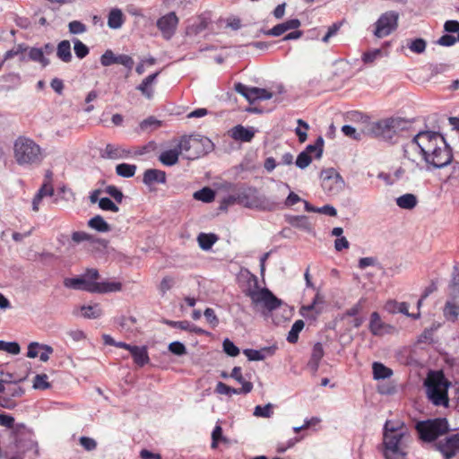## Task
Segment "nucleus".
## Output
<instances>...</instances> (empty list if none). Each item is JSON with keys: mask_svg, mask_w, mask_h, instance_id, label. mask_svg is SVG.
Instances as JSON below:
<instances>
[{"mask_svg": "<svg viewBox=\"0 0 459 459\" xmlns=\"http://www.w3.org/2000/svg\"><path fill=\"white\" fill-rule=\"evenodd\" d=\"M399 126V121L394 118L385 119L375 123H368L364 128L358 131L355 127L345 125L342 127V132L348 137L354 140H361L364 135L374 137H383L391 139L395 128Z\"/></svg>", "mask_w": 459, "mask_h": 459, "instance_id": "nucleus-1", "label": "nucleus"}, {"mask_svg": "<svg viewBox=\"0 0 459 459\" xmlns=\"http://www.w3.org/2000/svg\"><path fill=\"white\" fill-rule=\"evenodd\" d=\"M450 385L442 371H431L425 381L429 401L436 406L446 407L449 403L447 392Z\"/></svg>", "mask_w": 459, "mask_h": 459, "instance_id": "nucleus-2", "label": "nucleus"}, {"mask_svg": "<svg viewBox=\"0 0 459 459\" xmlns=\"http://www.w3.org/2000/svg\"><path fill=\"white\" fill-rule=\"evenodd\" d=\"M14 159L19 165L39 164L42 160L41 148L33 140L20 136L13 145Z\"/></svg>", "mask_w": 459, "mask_h": 459, "instance_id": "nucleus-3", "label": "nucleus"}, {"mask_svg": "<svg viewBox=\"0 0 459 459\" xmlns=\"http://www.w3.org/2000/svg\"><path fill=\"white\" fill-rule=\"evenodd\" d=\"M178 147L188 160H195L210 152L213 144L211 140L202 135H184L178 143Z\"/></svg>", "mask_w": 459, "mask_h": 459, "instance_id": "nucleus-4", "label": "nucleus"}, {"mask_svg": "<svg viewBox=\"0 0 459 459\" xmlns=\"http://www.w3.org/2000/svg\"><path fill=\"white\" fill-rule=\"evenodd\" d=\"M416 429L420 438L425 442H431L448 430V422L444 418L420 421L416 424Z\"/></svg>", "mask_w": 459, "mask_h": 459, "instance_id": "nucleus-5", "label": "nucleus"}, {"mask_svg": "<svg viewBox=\"0 0 459 459\" xmlns=\"http://www.w3.org/2000/svg\"><path fill=\"white\" fill-rule=\"evenodd\" d=\"M247 295L250 298L255 307H261L269 312L279 308L282 305V301L267 288L249 290Z\"/></svg>", "mask_w": 459, "mask_h": 459, "instance_id": "nucleus-6", "label": "nucleus"}, {"mask_svg": "<svg viewBox=\"0 0 459 459\" xmlns=\"http://www.w3.org/2000/svg\"><path fill=\"white\" fill-rule=\"evenodd\" d=\"M453 159L452 149L446 142L445 138L437 145L435 151H432L424 159L427 165L435 169H441L451 163Z\"/></svg>", "mask_w": 459, "mask_h": 459, "instance_id": "nucleus-7", "label": "nucleus"}, {"mask_svg": "<svg viewBox=\"0 0 459 459\" xmlns=\"http://www.w3.org/2000/svg\"><path fill=\"white\" fill-rule=\"evenodd\" d=\"M398 19L399 14L394 11L383 13L375 23L374 35L378 39L390 35L396 30Z\"/></svg>", "mask_w": 459, "mask_h": 459, "instance_id": "nucleus-8", "label": "nucleus"}, {"mask_svg": "<svg viewBox=\"0 0 459 459\" xmlns=\"http://www.w3.org/2000/svg\"><path fill=\"white\" fill-rule=\"evenodd\" d=\"M321 180L324 191L331 195L339 194L344 187L343 179L333 169L322 170Z\"/></svg>", "mask_w": 459, "mask_h": 459, "instance_id": "nucleus-9", "label": "nucleus"}, {"mask_svg": "<svg viewBox=\"0 0 459 459\" xmlns=\"http://www.w3.org/2000/svg\"><path fill=\"white\" fill-rule=\"evenodd\" d=\"M433 447L440 452L445 459H452L459 453V434H452L436 442Z\"/></svg>", "mask_w": 459, "mask_h": 459, "instance_id": "nucleus-10", "label": "nucleus"}, {"mask_svg": "<svg viewBox=\"0 0 459 459\" xmlns=\"http://www.w3.org/2000/svg\"><path fill=\"white\" fill-rule=\"evenodd\" d=\"M444 137L437 132L421 131L419 133V141L420 143V155L424 160L429 153L435 151L437 145L442 142Z\"/></svg>", "mask_w": 459, "mask_h": 459, "instance_id": "nucleus-11", "label": "nucleus"}, {"mask_svg": "<svg viewBox=\"0 0 459 459\" xmlns=\"http://www.w3.org/2000/svg\"><path fill=\"white\" fill-rule=\"evenodd\" d=\"M404 437V432L400 433H384L385 456L386 459H392V456L402 455L405 453L402 451L401 443Z\"/></svg>", "mask_w": 459, "mask_h": 459, "instance_id": "nucleus-12", "label": "nucleus"}, {"mask_svg": "<svg viewBox=\"0 0 459 459\" xmlns=\"http://www.w3.org/2000/svg\"><path fill=\"white\" fill-rule=\"evenodd\" d=\"M143 153V152L140 150L133 151L122 145L108 143L101 153V157L109 160H124L132 156L142 155Z\"/></svg>", "mask_w": 459, "mask_h": 459, "instance_id": "nucleus-13", "label": "nucleus"}, {"mask_svg": "<svg viewBox=\"0 0 459 459\" xmlns=\"http://www.w3.org/2000/svg\"><path fill=\"white\" fill-rule=\"evenodd\" d=\"M178 24V18L174 12H170L157 21V27L166 39H169L175 33Z\"/></svg>", "mask_w": 459, "mask_h": 459, "instance_id": "nucleus-14", "label": "nucleus"}, {"mask_svg": "<svg viewBox=\"0 0 459 459\" xmlns=\"http://www.w3.org/2000/svg\"><path fill=\"white\" fill-rule=\"evenodd\" d=\"M301 22L299 19H290L282 23H279L264 32L267 36L279 37L290 30H296L300 27Z\"/></svg>", "mask_w": 459, "mask_h": 459, "instance_id": "nucleus-15", "label": "nucleus"}, {"mask_svg": "<svg viewBox=\"0 0 459 459\" xmlns=\"http://www.w3.org/2000/svg\"><path fill=\"white\" fill-rule=\"evenodd\" d=\"M64 285L66 288L73 290H82L91 293H95L94 281H87L82 277L65 278Z\"/></svg>", "mask_w": 459, "mask_h": 459, "instance_id": "nucleus-16", "label": "nucleus"}, {"mask_svg": "<svg viewBox=\"0 0 459 459\" xmlns=\"http://www.w3.org/2000/svg\"><path fill=\"white\" fill-rule=\"evenodd\" d=\"M393 327L382 322L377 312H373L370 316L369 330L374 335H383L389 333Z\"/></svg>", "mask_w": 459, "mask_h": 459, "instance_id": "nucleus-17", "label": "nucleus"}, {"mask_svg": "<svg viewBox=\"0 0 459 459\" xmlns=\"http://www.w3.org/2000/svg\"><path fill=\"white\" fill-rule=\"evenodd\" d=\"M143 182L147 186H151L155 183L165 184L166 173L163 170L148 169L143 173Z\"/></svg>", "mask_w": 459, "mask_h": 459, "instance_id": "nucleus-18", "label": "nucleus"}, {"mask_svg": "<svg viewBox=\"0 0 459 459\" xmlns=\"http://www.w3.org/2000/svg\"><path fill=\"white\" fill-rule=\"evenodd\" d=\"M230 135L236 141L248 143L254 138L255 130L238 125L230 130Z\"/></svg>", "mask_w": 459, "mask_h": 459, "instance_id": "nucleus-19", "label": "nucleus"}, {"mask_svg": "<svg viewBox=\"0 0 459 459\" xmlns=\"http://www.w3.org/2000/svg\"><path fill=\"white\" fill-rule=\"evenodd\" d=\"M324 349L322 343L316 342L312 350L311 358L307 363V368L311 370L313 374H316L318 370L320 361L324 357Z\"/></svg>", "mask_w": 459, "mask_h": 459, "instance_id": "nucleus-20", "label": "nucleus"}, {"mask_svg": "<svg viewBox=\"0 0 459 459\" xmlns=\"http://www.w3.org/2000/svg\"><path fill=\"white\" fill-rule=\"evenodd\" d=\"M404 157L414 161L415 158L420 154V143L419 141V133L403 146Z\"/></svg>", "mask_w": 459, "mask_h": 459, "instance_id": "nucleus-21", "label": "nucleus"}, {"mask_svg": "<svg viewBox=\"0 0 459 459\" xmlns=\"http://www.w3.org/2000/svg\"><path fill=\"white\" fill-rule=\"evenodd\" d=\"M385 308L391 313H402L407 316L412 318H419L420 313L417 314H410L409 313V304L406 302H397L394 300L388 301L385 305Z\"/></svg>", "mask_w": 459, "mask_h": 459, "instance_id": "nucleus-22", "label": "nucleus"}, {"mask_svg": "<svg viewBox=\"0 0 459 459\" xmlns=\"http://www.w3.org/2000/svg\"><path fill=\"white\" fill-rule=\"evenodd\" d=\"M273 347H265L261 350L246 349L243 353L250 361L264 360L267 355H273L274 352Z\"/></svg>", "mask_w": 459, "mask_h": 459, "instance_id": "nucleus-23", "label": "nucleus"}, {"mask_svg": "<svg viewBox=\"0 0 459 459\" xmlns=\"http://www.w3.org/2000/svg\"><path fill=\"white\" fill-rule=\"evenodd\" d=\"M159 75V72L154 73L147 76L141 84H139L136 89L141 91V93L148 100L152 99L154 91L152 87V83L156 80Z\"/></svg>", "mask_w": 459, "mask_h": 459, "instance_id": "nucleus-24", "label": "nucleus"}, {"mask_svg": "<svg viewBox=\"0 0 459 459\" xmlns=\"http://www.w3.org/2000/svg\"><path fill=\"white\" fill-rule=\"evenodd\" d=\"M180 153L182 152L177 146L174 149L162 152L159 156V160L165 166H173L178 163Z\"/></svg>", "mask_w": 459, "mask_h": 459, "instance_id": "nucleus-25", "label": "nucleus"}, {"mask_svg": "<svg viewBox=\"0 0 459 459\" xmlns=\"http://www.w3.org/2000/svg\"><path fill=\"white\" fill-rule=\"evenodd\" d=\"M95 293L117 292L122 290V283L119 281H94Z\"/></svg>", "mask_w": 459, "mask_h": 459, "instance_id": "nucleus-26", "label": "nucleus"}, {"mask_svg": "<svg viewBox=\"0 0 459 459\" xmlns=\"http://www.w3.org/2000/svg\"><path fill=\"white\" fill-rule=\"evenodd\" d=\"M130 353L133 356L134 363H136L140 367L144 366L150 360L148 351L145 346H133V348L130 351Z\"/></svg>", "mask_w": 459, "mask_h": 459, "instance_id": "nucleus-27", "label": "nucleus"}, {"mask_svg": "<svg viewBox=\"0 0 459 459\" xmlns=\"http://www.w3.org/2000/svg\"><path fill=\"white\" fill-rule=\"evenodd\" d=\"M443 314L446 320L455 322L459 316V302L447 300L445 304Z\"/></svg>", "mask_w": 459, "mask_h": 459, "instance_id": "nucleus-28", "label": "nucleus"}, {"mask_svg": "<svg viewBox=\"0 0 459 459\" xmlns=\"http://www.w3.org/2000/svg\"><path fill=\"white\" fill-rule=\"evenodd\" d=\"M287 221L295 228H298L307 232L311 231V224L309 222L308 218L305 215L289 216L287 217Z\"/></svg>", "mask_w": 459, "mask_h": 459, "instance_id": "nucleus-29", "label": "nucleus"}, {"mask_svg": "<svg viewBox=\"0 0 459 459\" xmlns=\"http://www.w3.org/2000/svg\"><path fill=\"white\" fill-rule=\"evenodd\" d=\"M235 91L245 97L250 103L257 100V87H247L241 82L235 84Z\"/></svg>", "mask_w": 459, "mask_h": 459, "instance_id": "nucleus-30", "label": "nucleus"}, {"mask_svg": "<svg viewBox=\"0 0 459 459\" xmlns=\"http://www.w3.org/2000/svg\"><path fill=\"white\" fill-rule=\"evenodd\" d=\"M417 204V197L413 194H404L396 198V204L402 209L411 210Z\"/></svg>", "mask_w": 459, "mask_h": 459, "instance_id": "nucleus-31", "label": "nucleus"}, {"mask_svg": "<svg viewBox=\"0 0 459 459\" xmlns=\"http://www.w3.org/2000/svg\"><path fill=\"white\" fill-rule=\"evenodd\" d=\"M448 300H455L459 302V273L455 269L452 274L451 281L448 285Z\"/></svg>", "mask_w": 459, "mask_h": 459, "instance_id": "nucleus-32", "label": "nucleus"}, {"mask_svg": "<svg viewBox=\"0 0 459 459\" xmlns=\"http://www.w3.org/2000/svg\"><path fill=\"white\" fill-rule=\"evenodd\" d=\"M56 56L65 63H68L72 59L71 45L68 40H62L57 45Z\"/></svg>", "mask_w": 459, "mask_h": 459, "instance_id": "nucleus-33", "label": "nucleus"}, {"mask_svg": "<svg viewBox=\"0 0 459 459\" xmlns=\"http://www.w3.org/2000/svg\"><path fill=\"white\" fill-rule=\"evenodd\" d=\"M218 240V238L213 233H200L197 237L199 247L203 250H209L213 244Z\"/></svg>", "mask_w": 459, "mask_h": 459, "instance_id": "nucleus-34", "label": "nucleus"}, {"mask_svg": "<svg viewBox=\"0 0 459 459\" xmlns=\"http://www.w3.org/2000/svg\"><path fill=\"white\" fill-rule=\"evenodd\" d=\"M372 368L375 379H385L393 375L392 369L380 362H374Z\"/></svg>", "mask_w": 459, "mask_h": 459, "instance_id": "nucleus-35", "label": "nucleus"}, {"mask_svg": "<svg viewBox=\"0 0 459 459\" xmlns=\"http://www.w3.org/2000/svg\"><path fill=\"white\" fill-rule=\"evenodd\" d=\"M124 15L121 10L113 9L108 14V25L111 29H118L123 25Z\"/></svg>", "mask_w": 459, "mask_h": 459, "instance_id": "nucleus-36", "label": "nucleus"}, {"mask_svg": "<svg viewBox=\"0 0 459 459\" xmlns=\"http://www.w3.org/2000/svg\"><path fill=\"white\" fill-rule=\"evenodd\" d=\"M88 225L99 232H108L110 230L109 224L100 215L92 217Z\"/></svg>", "mask_w": 459, "mask_h": 459, "instance_id": "nucleus-37", "label": "nucleus"}, {"mask_svg": "<svg viewBox=\"0 0 459 459\" xmlns=\"http://www.w3.org/2000/svg\"><path fill=\"white\" fill-rule=\"evenodd\" d=\"M137 167L134 164L120 163L116 166V173L121 178H132L136 172Z\"/></svg>", "mask_w": 459, "mask_h": 459, "instance_id": "nucleus-38", "label": "nucleus"}, {"mask_svg": "<svg viewBox=\"0 0 459 459\" xmlns=\"http://www.w3.org/2000/svg\"><path fill=\"white\" fill-rule=\"evenodd\" d=\"M82 312V316L85 318L95 319L99 318L102 315V309L99 304H94L91 306H82L81 307Z\"/></svg>", "mask_w": 459, "mask_h": 459, "instance_id": "nucleus-39", "label": "nucleus"}, {"mask_svg": "<svg viewBox=\"0 0 459 459\" xmlns=\"http://www.w3.org/2000/svg\"><path fill=\"white\" fill-rule=\"evenodd\" d=\"M193 196L195 200L211 203L215 198V193L210 187H204L201 190L195 192Z\"/></svg>", "mask_w": 459, "mask_h": 459, "instance_id": "nucleus-40", "label": "nucleus"}, {"mask_svg": "<svg viewBox=\"0 0 459 459\" xmlns=\"http://www.w3.org/2000/svg\"><path fill=\"white\" fill-rule=\"evenodd\" d=\"M323 147L324 139L322 136H319L314 144H308L303 152H307V155H311V153L316 152V158L320 159L323 154Z\"/></svg>", "mask_w": 459, "mask_h": 459, "instance_id": "nucleus-41", "label": "nucleus"}, {"mask_svg": "<svg viewBox=\"0 0 459 459\" xmlns=\"http://www.w3.org/2000/svg\"><path fill=\"white\" fill-rule=\"evenodd\" d=\"M304 325L305 324L302 320L295 321L288 333L287 341L290 343H295L298 341L299 333L302 331Z\"/></svg>", "mask_w": 459, "mask_h": 459, "instance_id": "nucleus-42", "label": "nucleus"}, {"mask_svg": "<svg viewBox=\"0 0 459 459\" xmlns=\"http://www.w3.org/2000/svg\"><path fill=\"white\" fill-rule=\"evenodd\" d=\"M29 57L32 61L40 63L43 67H46L49 64V60L44 56L41 48H31L29 51Z\"/></svg>", "mask_w": 459, "mask_h": 459, "instance_id": "nucleus-43", "label": "nucleus"}, {"mask_svg": "<svg viewBox=\"0 0 459 459\" xmlns=\"http://www.w3.org/2000/svg\"><path fill=\"white\" fill-rule=\"evenodd\" d=\"M0 351H6L13 355H17L21 352V347L16 342H4L0 341Z\"/></svg>", "mask_w": 459, "mask_h": 459, "instance_id": "nucleus-44", "label": "nucleus"}, {"mask_svg": "<svg viewBox=\"0 0 459 459\" xmlns=\"http://www.w3.org/2000/svg\"><path fill=\"white\" fill-rule=\"evenodd\" d=\"M48 377L46 374L36 375L33 381V388L39 390H46L50 387V384L48 381Z\"/></svg>", "mask_w": 459, "mask_h": 459, "instance_id": "nucleus-45", "label": "nucleus"}, {"mask_svg": "<svg viewBox=\"0 0 459 459\" xmlns=\"http://www.w3.org/2000/svg\"><path fill=\"white\" fill-rule=\"evenodd\" d=\"M311 311H315V315L311 316V317L316 318V316L321 314L322 307L316 306V304H315L313 301L310 305L302 306L300 307V315L304 317H309L310 316L309 312H311Z\"/></svg>", "mask_w": 459, "mask_h": 459, "instance_id": "nucleus-46", "label": "nucleus"}, {"mask_svg": "<svg viewBox=\"0 0 459 459\" xmlns=\"http://www.w3.org/2000/svg\"><path fill=\"white\" fill-rule=\"evenodd\" d=\"M74 50L76 56L80 59L85 57L89 54L88 47L77 39L74 40Z\"/></svg>", "mask_w": 459, "mask_h": 459, "instance_id": "nucleus-47", "label": "nucleus"}, {"mask_svg": "<svg viewBox=\"0 0 459 459\" xmlns=\"http://www.w3.org/2000/svg\"><path fill=\"white\" fill-rule=\"evenodd\" d=\"M117 56L114 54V52L110 49H108L102 54L100 56V64L103 66H109L114 64H117Z\"/></svg>", "mask_w": 459, "mask_h": 459, "instance_id": "nucleus-48", "label": "nucleus"}, {"mask_svg": "<svg viewBox=\"0 0 459 459\" xmlns=\"http://www.w3.org/2000/svg\"><path fill=\"white\" fill-rule=\"evenodd\" d=\"M311 162H312L311 155H307V152H301L298 155L295 164L298 168L304 169L307 168Z\"/></svg>", "mask_w": 459, "mask_h": 459, "instance_id": "nucleus-49", "label": "nucleus"}, {"mask_svg": "<svg viewBox=\"0 0 459 459\" xmlns=\"http://www.w3.org/2000/svg\"><path fill=\"white\" fill-rule=\"evenodd\" d=\"M99 206L100 209L104 211H111L114 212H117L119 208L118 206L109 198L102 197L99 200Z\"/></svg>", "mask_w": 459, "mask_h": 459, "instance_id": "nucleus-50", "label": "nucleus"}, {"mask_svg": "<svg viewBox=\"0 0 459 459\" xmlns=\"http://www.w3.org/2000/svg\"><path fill=\"white\" fill-rule=\"evenodd\" d=\"M222 347L223 351L230 357L239 354V349L228 338L223 341Z\"/></svg>", "mask_w": 459, "mask_h": 459, "instance_id": "nucleus-51", "label": "nucleus"}, {"mask_svg": "<svg viewBox=\"0 0 459 459\" xmlns=\"http://www.w3.org/2000/svg\"><path fill=\"white\" fill-rule=\"evenodd\" d=\"M426 45V41L423 39H416L408 45V48L414 53L421 54L425 51Z\"/></svg>", "mask_w": 459, "mask_h": 459, "instance_id": "nucleus-52", "label": "nucleus"}, {"mask_svg": "<svg viewBox=\"0 0 459 459\" xmlns=\"http://www.w3.org/2000/svg\"><path fill=\"white\" fill-rule=\"evenodd\" d=\"M382 56L381 49H373L368 52H365L362 56V61L365 64H372L377 59Z\"/></svg>", "mask_w": 459, "mask_h": 459, "instance_id": "nucleus-53", "label": "nucleus"}, {"mask_svg": "<svg viewBox=\"0 0 459 459\" xmlns=\"http://www.w3.org/2000/svg\"><path fill=\"white\" fill-rule=\"evenodd\" d=\"M72 240L76 244H79L83 241H89V242L95 241L92 235L88 234L84 231H74L72 234Z\"/></svg>", "mask_w": 459, "mask_h": 459, "instance_id": "nucleus-54", "label": "nucleus"}, {"mask_svg": "<svg viewBox=\"0 0 459 459\" xmlns=\"http://www.w3.org/2000/svg\"><path fill=\"white\" fill-rule=\"evenodd\" d=\"M219 441H226V438L222 436L221 427L217 425L212 433V448H216L218 446Z\"/></svg>", "mask_w": 459, "mask_h": 459, "instance_id": "nucleus-55", "label": "nucleus"}, {"mask_svg": "<svg viewBox=\"0 0 459 459\" xmlns=\"http://www.w3.org/2000/svg\"><path fill=\"white\" fill-rule=\"evenodd\" d=\"M175 285V279L171 276H165L160 285H159V290L160 292L164 295L168 290H169L173 286Z\"/></svg>", "mask_w": 459, "mask_h": 459, "instance_id": "nucleus-56", "label": "nucleus"}, {"mask_svg": "<svg viewBox=\"0 0 459 459\" xmlns=\"http://www.w3.org/2000/svg\"><path fill=\"white\" fill-rule=\"evenodd\" d=\"M273 411H272V404L267 403L264 406L257 405L255 408L254 415L256 417H264V418H269L271 417Z\"/></svg>", "mask_w": 459, "mask_h": 459, "instance_id": "nucleus-57", "label": "nucleus"}, {"mask_svg": "<svg viewBox=\"0 0 459 459\" xmlns=\"http://www.w3.org/2000/svg\"><path fill=\"white\" fill-rule=\"evenodd\" d=\"M169 351L178 356H182L186 353V346L180 342H173L169 345Z\"/></svg>", "mask_w": 459, "mask_h": 459, "instance_id": "nucleus-58", "label": "nucleus"}, {"mask_svg": "<svg viewBox=\"0 0 459 459\" xmlns=\"http://www.w3.org/2000/svg\"><path fill=\"white\" fill-rule=\"evenodd\" d=\"M105 192L115 199L116 202L121 203L124 197L123 193L115 186H108Z\"/></svg>", "mask_w": 459, "mask_h": 459, "instance_id": "nucleus-59", "label": "nucleus"}, {"mask_svg": "<svg viewBox=\"0 0 459 459\" xmlns=\"http://www.w3.org/2000/svg\"><path fill=\"white\" fill-rule=\"evenodd\" d=\"M68 27L72 34H81L86 31V26L79 21L71 22Z\"/></svg>", "mask_w": 459, "mask_h": 459, "instance_id": "nucleus-60", "label": "nucleus"}, {"mask_svg": "<svg viewBox=\"0 0 459 459\" xmlns=\"http://www.w3.org/2000/svg\"><path fill=\"white\" fill-rule=\"evenodd\" d=\"M204 315L206 320L208 321V323L210 325H212V327H215L218 325L219 320H218V318L215 315V312L212 308H210V307L206 308L204 310Z\"/></svg>", "mask_w": 459, "mask_h": 459, "instance_id": "nucleus-61", "label": "nucleus"}, {"mask_svg": "<svg viewBox=\"0 0 459 459\" xmlns=\"http://www.w3.org/2000/svg\"><path fill=\"white\" fill-rule=\"evenodd\" d=\"M117 64L122 65L127 69L131 70L134 62L133 58L128 55H119L117 56Z\"/></svg>", "mask_w": 459, "mask_h": 459, "instance_id": "nucleus-62", "label": "nucleus"}, {"mask_svg": "<svg viewBox=\"0 0 459 459\" xmlns=\"http://www.w3.org/2000/svg\"><path fill=\"white\" fill-rule=\"evenodd\" d=\"M135 323H136V318L135 317H134V316H130V317L123 316V317L120 318L119 325H120L122 329L126 330V331H131L133 325Z\"/></svg>", "mask_w": 459, "mask_h": 459, "instance_id": "nucleus-63", "label": "nucleus"}, {"mask_svg": "<svg viewBox=\"0 0 459 459\" xmlns=\"http://www.w3.org/2000/svg\"><path fill=\"white\" fill-rule=\"evenodd\" d=\"M80 444L87 450H94L97 446V443L93 438L88 437H82L80 438Z\"/></svg>", "mask_w": 459, "mask_h": 459, "instance_id": "nucleus-64", "label": "nucleus"}]
</instances>
